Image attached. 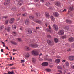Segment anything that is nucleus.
Instances as JSON below:
<instances>
[{"mask_svg": "<svg viewBox=\"0 0 74 74\" xmlns=\"http://www.w3.org/2000/svg\"><path fill=\"white\" fill-rule=\"evenodd\" d=\"M30 19L33 20V21H34L35 22H36V23H39L40 24H41L42 22L41 21L38 20H36L34 19V17L32 16H29Z\"/></svg>", "mask_w": 74, "mask_h": 74, "instance_id": "1", "label": "nucleus"}, {"mask_svg": "<svg viewBox=\"0 0 74 74\" xmlns=\"http://www.w3.org/2000/svg\"><path fill=\"white\" fill-rule=\"evenodd\" d=\"M16 1H17V3H18V4H17V6L22 5L23 2V1L21 0H16Z\"/></svg>", "mask_w": 74, "mask_h": 74, "instance_id": "2", "label": "nucleus"}, {"mask_svg": "<svg viewBox=\"0 0 74 74\" xmlns=\"http://www.w3.org/2000/svg\"><path fill=\"white\" fill-rule=\"evenodd\" d=\"M31 52L33 55H39V52L37 50H33Z\"/></svg>", "mask_w": 74, "mask_h": 74, "instance_id": "3", "label": "nucleus"}, {"mask_svg": "<svg viewBox=\"0 0 74 74\" xmlns=\"http://www.w3.org/2000/svg\"><path fill=\"white\" fill-rule=\"evenodd\" d=\"M29 46L32 48H37L38 47V45L36 44H31L29 45Z\"/></svg>", "mask_w": 74, "mask_h": 74, "instance_id": "4", "label": "nucleus"}, {"mask_svg": "<svg viewBox=\"0 0 74 74\" xmlns=\"http://www.w3.org/2000/svg\"><path fill=\"white\" fill-rule=\"evenodd\" d=\"M48 56H47V55L45 56L44 57L45 60H48V61H49V62H52V59H50L49 60V59L48 58Z\"/></svg>", "mask_w": 74, "mask_h": 74, "instance_id": "5", "label": "nucleus"}, {"mask_svg": "<svg viewBox=\"0 0 74 74\" xmlns=\"http://www.w3.org/2000/svg\"><path fill=\"white\" fill-rule=\"evenodd\" d=\"M48 27L49 28L46 29V31L47 32H49V33H52V30H51V26L49 25Z\"/></svg>", "mask_w": 74, "mask_h": 74, "instance_id": "6", "label": "nucleus"}, {"mask_svg": "<svg viewBox=\"0 0 74 74\" xmlns=\"http://www.w3.org/2000/svg\"><path fill=\"white\" fill-rule=\"evenodd\" d=\"M10 3V0H5V1L4 3V4L5 5H6L9 4Z\"/></svg>", "mask_w": 74, "mask_h": 74, "instance_id": "7", "label": "nucleus"}, {"mask_svg": "<svg viewBox=\"0 0 74 74\" xmlns=\"http://www.w3.org/2000/svg\"><path fill=\"white\" fill-rule=\"evenodd\" d=\"M64 31L63 30H60L59 31L58 33V34L59 35H62V34H64Z\"/></svg>", "mask_w": 74, "mask_h": 74, "instance_id": "8", "label": "nucleus"}, {"mask_svg": "<svg viewBox=\"0 0 74 74\" xmlns=\"http://www.w3.org/2000/svg\"><path fill=\"white\" fill-rule=\"evenodd\" d=\"M47 42L48 43V44L50 45H53V42L51 40H47Z\"/></svg>", "mask_w": 74, "mask_h": 74, "instance_id": "9", "label": "nucleus"}, {"mask_svg": "<svg viewBox=\"0 0 74 74\" xmlns=\"http://www.w3.org/2000/svg\"><path fill=\"white\" fill-rule=\"evenodd\" d=\"M15 21V19L14 18H11L9 20V22L10 24H12L14 23V21Z\"/></svg>", "mask_w": 74, "mask_h": 74, "instance_id": "10", "label": "nucleus"}, {"mask_svg": "<svg viewBox=\"0 0 74 74\" xmlns=\"http://www.w3.org/2000/svg\"><path fill=\"white\" fill-rule=\"evenodd\" d=\"M53 27L56 30H58V27L56 24L53 25Z\"/></svg>", "mask_w": 74, "mask_h": 74, "instance_id": "11", "label": "nucleus"}, {"mask_svg": "<svg viewBox=\"0 0 74 74\" xmlns=\"http://www.w3.org/2000/svg\"><path fill=\"white\" fill-rule=\"evenodd\" d=\"M42 65L43 66H47L48 65V63L47 62H44L42 63Z\"/></svg>", "mask_w": 74, "mask_h": 74, "instance_id": "12", "label": "nucleus"}, {"mask_svg": "<svg viewBox=\"0 0 74 74\" xmlns=\"http://www.w3.org/2000/svg\"><path fill=\"white\" fill-rule=\"evenodd\" d=\"M69 59L71 61L74 60V56H71L69 57Z\"/></svg>", "mask_w": 74, "mask_h": 74, "instance_id": "13", "label": "nucleus"}, {"mask_svg": "<svg viewBox=\"0 0 74 74\" xmlns=\"http://www.w3.org/2000/svg\"><path fill=\"white\" fill-rule=\"evenodd\" d=\"M53 14L54 16H55L56 17H58L59 16V13L57 12H55L53 13Z\"/></svg>", "mask_w": 74, "mask_h": 74, "instance_id": "14", "label": "nucleus"}, {"mask_svg": "<svg viewBox=\"0 0 74 74\" xmlns=\"http://www.w3.org/2000/svg\"><path fill=\"white\" fill-rule=\"evenodd\" d=\"M25 50L27 51H29L30 50V48H29V47L27 46H26L25 47Z\"/></svg>", "mask_w": 74, "mask_h": 74, "instance_id": "15", "label": "nucleus"}, {"mask_svg": "<svg viewBox=\"0 0 74 74\" xmlns=\"http://www.w3.org/2000/svg\"><path fill=\"white\" fill-rule=\"evenodd\" d=\"M68 40H69V41H71V42H73V41H74V38H69Z\"/></svg>", "mask_w": 74, "mask_h": 74, "instance_id": "16", "label": "nucleus"}, {"mask_svg": "<svg viewBox=\"0 0 74 74\" xmlns=\"http://www.w3.org/2000/svg\"><path fill=\"white\" fill-rule=\"evenodd\" d=\"M60 61V59H57L55 60V62L56 63H59Z\"/></svg>", "mask_w": 74, "mask_h": 74, "instance_id": "17", "label": "nucleus"}, {"mask_svg": "<svg viewBox=\"0 0 74 74\" xmlns=\"http://www.w3.org/2000/svg\"><path fill=\"white\" fill-rule=\"evenodd\" d=\"M32 63H36V59L34 58H32Z\"/></svg>", "mask_w": 74, "mask_h": 74, "instance_id": "18", "label": "nucleus"}, {"mask_svg": "<svg viewBox=\"0 0 74 74\" xmlns=\"http://www.w3.org/2000/svg\"><path fill=\"white\" fill-rule=\"evenodd\" d=\"M25 23L26 25H28L29 23V21L28 20H26L25 21Z\"/></svg>", "mask_w": 74, "mask_h": 74, "instance_id": "19", "label": "nucleus"}, {"mask_svg": "<svg viewBox=\"0 0 74 74\" xmlns=\"http://www.w3.org/2000/svg\"><path fill=\"white\" fill-rule=\"evenodd\" d=\"M25 56L26 58H29L30 56V54L28 53H26Z\"/></svg>", "mask_w": 74, "mask_h": 74, "instance_id": "20", "label": "nucleus"}, {"mask_svg": "<svg viewBox=\"0 0 74 74\" xmlns=\"http://www.w3.org/2000/svg\"><path fill=\"white\" fill-rule=\"evenodd\" d=\"M45 15L46 17H49V14L48 13L45 12Z\"/></svg>", "mask_w": 74, "mask_h": 74, "instance_id": "21", "label": "nucleus"}, {"mask_svg": "<svg viewBox=\"0 0 74 74\" xmlns=\"http://www.w3.org/2000/svg\"><path fill=\"white\" fill-rule=\"evenodd\" d=\"M16 25H13L12 27V29H16Z\"/></svg>", "mask_w": 74, "mask_h": 74, "instance_id": "22", "label": "nucleus"}, {"mask_svg": "<svg viewBox=\"0 0 74 74\" xmlns=\"http://www.w3.org/2000/svg\"><path fill=\"white\" fill-rule=\"evenodd\" d=\"M50 4H51L49 2H46L45 3V5H46V6H47V7H48L49 5H50Z\"/></svg>", "mask_w": 74, "mask_h": 74, "instance_id": "23", "label": "nucleus"}, {"mask_svg": "<svg viewBox=\"0 0 74 74\" xmlns=\"http://www.w3.org/2000/svg\"><path fill=\"white\" fill-rule=\"evenodd\" d=\"M8 74H15V73L14 72V71H12L11 72L9 71L8 72Z\"/></svg>", "mask_w": 74, "mask_h": 74, "instance_id": "24", "label": "nucleus"}, {"mask_svg": "<svg viewBox=\"0 0 74 74\" xmlns=\"http://www.w3.org/2000/svg\"><path fill=\"white\" fill-rule=\"evenodd\" d=\"M66 22L67 23H71V21L69 20H67Z\"/></svg>", "mask_w": 74, "mask_h": 74, "instance_id": "25", "label": "nucleus"}, {"mask_svg": "<svg viewBox=\"0 0 74 74\" xmlns=\"http://www.w3.org/2000/svg\"><path fill=\"white\" fill-rule=\"evenodd\" d=\"M10 42L12 43V44H14V45H16L17 43L16 42L14 41H10Z\"/></svg>", "mask_w": 74, "mask_h": 74, "instance_id": "26", "label": "nucleus"}, {"mask_svg": "<svg viewBox=\"0 0 74 74\" xmlns=\"http://www.w3.org/2000/svg\"><path fill=\"white\" fill-rule=\"evenodd\" d=\"M50 18L51 21H53L55 20V18L53 17V16H51Z\"/></svg>", "mask_w": 74, "mask_h": 74, "instance_id": "27", "label": "nucleus"}, {"mask_svg": "<svg viewBox=\"0 0 74 74\" xmlns=\"http://www.w3.org/2000/svg\"><path fill=\"white\" fill-rule=\"evenodd\" d=\"M65 65L66 66V67H68L69 66V64L68 63V62H66L65 63Z\"/></svg>", "mask_w": 74, "mask_h": 74, "instance_id": "28", "label": "nucleus"}, {"mask_svg": "<svg viewBox=\"0 0 74 74\" xmlns=\"http://www.w3.org/2000/svg\"><path fill=\"white\" fill-rule=\"evenodd\" d=\"M60 2H57L56 3V5L57 6H59V5H60Z\"/></svg>", "mask_w": 74, "mask_h": 74, "instance_id": "29", "label": "nucleus"}, {"mask_svg": "<svg viewBox=\"0 0 74 74\" xmlns=\"http://www.w3.org/2000/svg\"><path fill=\"white\" fill-rule=\"evenodd\" d=\"M4 29V25L0 26V30L1 31Z\"/></svg>", "mask_w": 74, "mask_h": 74, "instance_id": "30", "label": "nucleus"}, {"mask_svg": "<svg viewBox=\"0 0 74 74\" xmlns=\"http://www.w3.org/2000/svg\"><path fill=\"white\" fill-rule=\"evenodd\" d=\"M54 42L56 43H57L58 42V39L57 38H55L54 39Z\"/></svg>", "mask_w": 74, "mask_h": 74, "instance_id": "31", "label": "nucleus"}, {"mask_svg": "<svg viewBox=\"0 0 74 74\" xmlns=\"http://www.w3.org/2000/svg\"><path fill=\"white\" fill-rule=\"evenodd\" d=\"M36 16H37L38 17V16H40V13H36Z\"/></svg>", "mask_w": 74, "mask_h": 74, "instance_id": "32", "label": "nucleus"}, {"mask_svg": "<svg viewBox=\"0 0 74 74\" xmlns=\"http://www.w3.org/2000/svg\"><path fill=\"white\" fill-rule=\"evenodd\" d=\"M27 33H28V34H31V33H32V30H29L27 31Z\"/></svg>", "mask_w": 74, "mask_h": 74, "instance_id": "33", "label": "nucleus"}, {"mask_svg": "<svg viewBox=\"0 0 74 74\" xmlns=\"http://www.w3.org/2000/svg\"><path fill=\"white\" fill-rule=\"evenodd\" d=\"M5 30H6L8 31V32H9L10 29V27H8L7 28H5Z\"/></svg>", "mask_w": 74, "mask_h": 74, "instance_id": "34", "label": "nucleus"}, {"mask_svg": "<svg viewBox=\"0 0 74 74\" xmlns=\"http://www.w3.org/2000/svg\"><path fill=\"white\" fill-rule=\"evenodd\" d=\"M16 40L17 41H22V40H21V39L20 38H18Z\"/></svg>", "mask_w": 74, "mask_h": 74, "instance_id": "35", "label": "nucleus"}, {"mask_svg": "<svg viewBox=\"0 0 74 74\" xmlns=\"http://www.w3.org/2000/svg\"><path fill=\"white\" fill-rule=\"evenodd\" d=\"M27 15V13H25L22 14V16H26Z\"/></svg>", "mask_w": 74, "mask_h": 74, "instance_id": "36", "label": "nucleus"}, {"mask_svg": "<svg viewBox=\"0 0 74 74\" xmlns=\"http://www.w3.org/2000/svg\"><path fill=\"white\" fill-rule=\"evenodd\" d=\"M57 68L58 69H63L62 67L59 66H57Z\"/></svg>", "mask_w": 74, "mask_h": 74, "instance_id": "37", "label": "nucleus"}, {"mask_svg": "<svg viewBox=\"0 0 74 74\" xmlns=\"http://www.w3.org/2000/svg\"><path fill=\"white\" fill-rule=\"evenodd\" d=\"M64 29H65V30H68V29H69V27L67 26H65L64 27Z\"/></svg>", "mask_w": 74, "mask_h": 74, "instance_id": "38", "label": "nucleus"}, {"mask_svg": "<svg viewBox=\"0 0 74 74\" xmlns=\"http://www.w3.org/2000/svg\"><path fill=\"white\" fill-rule=\"evenodd\" d=\"M66 10H60V12H66Z\"/></svg>", "mask_w": 74, "mask_h": 74, "instance_id": "39", "label": "nucleus"}, {"mask_svg": "<svg viewBox=\"0 0 74 74\" xmlns=\"http://www.w3.org/2000/svg\"><path fill=\"white\" fill-rule=\"evenodd\" d=\"M54 8V7H52L51 6H50L49 7V9H51V10H53Z\"/></svg>", "mask_w": 74, "mask_h": 74, "instance_id": "40", "label": "nucleus"}, {"mask_svg": "<svg viewBox=\"0 0 74 74\" xmlns=\"http://www.w3.org/2000/svg\"><path fill=\"white\" fill-rule=\"evenodd\" d=\"M62 38L64 39V38H66V36L64 35L63 36H62L61 37Z\"/></svg>", "mask_w": 74, "mask_h": 74, "instance_id": "41", "label": "nucleus"}, {"mask_svg": "<svg viewBox=\"0 0 74 74\" xmlns=\"http://www.w3.org/2000/svg\"><path fill=\"white\" fill-rule=\"evenodd\" d=\"M16 9H17V8H16V7L14 6L12 8V10H15Z\"/></svg>", "mask_w": 74, "mask_h": 74, "instance_id": "42", "label": "nucleus"}, {"mask_svg": "<svg viewBox=\"0 0 74 74\" xmlns=\"http://www.w3.org/2000/svg\"><path fill=\"white\" fill-rule=\"evenodd\" d=\"M46 71H47L49 72L51 71V70L49 69H46Z\"/></svg>", "mask_w": 74, "mask_h": 74, "instance_id": "43", "label": "nucleus"}, {"mask_svg": "<svg viewBox=\"0 0 74 74\" xmlns=\"http://www.w3.org/2000/svg\"><path fill=\"white\" fill-rule=\"evenodd\" d=\"M58 71L59 72V73H61V74H63V72H62V71L60 70H59Z\"/></svg>", "mask_w": 74, "mask_h": 74, "instance_id": "44", "label": "nucleus"}, {"mask_svg": "<svg viewBox=\"0 0 74 74\" xmlns=\"http://www.w3.org/2000/svg\"><path fill=\"white\" fill-rule=\"evenodd\" d=\"M25 62V60H21V63H24Z\"/></svg>", "mask_w": 74, "mask_h": 74, "instance_id": "45", "label": "nucleus"}, {"mask_svg": "<svg viewBox=\"0 0 74 74\" xmlns=\"http://www.w3.org/2000/svg\"><path fill=\"white\" fill-rule=\"evenodd\" d=\"M69 8L70 10H73V7L72 6L70 7Z\"/></svg>", "mask_w": 74, "mask_h": 74, "instance_id": "46", "label": "nucleus"}, {"mask_svg": "<svg viewBox=\"0 0 74 74\" xmlns=\"http://www.w3.org/2000/svg\"><path fill=\"white\" fill-rule=\"evenodd\" d=\"M39 1V0H35L34 1V2L36 3V2H38Z\"/></svg>", "mask_w": 74, "mask_h": 74, "instance_id": "47", "label": "nucleus"}, {"mask_svg": "<svg viewBox=\"0 0 74 74\" xmlns=\"http://www.w3.org/2000/svg\"><path fill=\"white\" fill-rule=\"evenodd\" d=\"M21 10H25V8L24 7H22L21 8Z\"/></svg>", "mask_w": 74, "mask_h": 74, "instance_id": "48", "label": "nucleus"}, {"mask_svg": "<svg viewBox=\"0 0 74 74\" xmlns=\"http://www.w3.org/2000/svg\"><path fill=\"white\" fill-rule=\"evenodd\" d=\"M40 2H42V3H44V0H40Z\"/></svg>", "mask_w": 74, "mask_h": 74, "instance_id": "49", "label": "nucleus"}, {"mask_svg": "<svg viewBox=\"0 0 74 74\" xmlns=\"http://www.w3.org/2000/svg\"><path fill=\"white\" fill-rule=\"evenodd\" d=\"M7 16H5V17H3V19H7Z\"/></svg>", "mask_w": 74, "mask_h": 74, "instance_id": "50", "label": "nucleus"}, {"mask_svg": "<svg viewBox=\"0 0 74 74\" xmlns=\"http://www.w3.org/2000/svg\"><path fill=\"white\" fill-rule=\"evenodd\" d=\"M45 25L46 26H47V25H49V24L47 23H45Z\"/></svg>", "mask_w": 74, "mask_h": 74, "instance_id": "51", "label": "nucleus"}, {"mask_svg": "<svg viewBox=\"0 0 74 74\" xmlns=\"http://www.w3.org/2000/svg\"><path fill=\"white\" fill-rule=\"evenodd\" d=\"M47 37H48V38H51V36L50 35H48L47 36Z\"/></svg>", "mask_w": 74, "mask_h": 74, "instance_id": "52", "label": "nucleus"}, {"mask_svg": "<svg viewBox=\"0 0 74 74\" xmlns=\"http://www.w3.org/2000/svg\"><path fill=\"white\" fill-rule=\"evenodd\" d=\"M31 42H35V40H32Z\"/></svg>", "mask_w": 74, "mask_h": 74, "instance_id": "53", "label": "nucleus"}, {"mask_svg": "<svg viewBox=\"0 0 74 74\" xmlns=\"http://www.w3.org/2000/svg\"><path fill=\"white\" fill-rule=\"evenodd\" d=\"M49 66L50 67H51V68H52V67H53V66L52 65H50Z\"/></svg>", "mask_w": 74, "mask_h": 74, "instance_id": "54", "label": "nucleus"}, {"mask_svg": "<svg viewBox=\"0 0 74 74\" xmlns=\"http://www.w3.org/2000/svg\"><path fill=\"white\" fill-rule=\"evenodd\" d=\"M8 20H6V21H5V23L6 24L8 23Z\"/></svg>", "mask_w": 74, "mask_h": 74, "instance_id": "55", "label": "nucleus"}, {"mask_svg": "<svg viewBox=\"0 0 74 74\" xmlns=\"http://www.w3.org/2000/svg\"><path fill=\"white\" fill-rule=\"evenodd\" d=\"M13 33L14 35V36L16 35V32H13Z\"/></svg>", "mask_w": 74, "mask_h": 74, "instance_id": "56", "label": "nucleus"}, {"mask_svg": "<svg viewBox=\"0 0 74 74\" xmlns=\"http://www.w3.org/2000/svg\"><path fill=\"white\" fill-rule=\"evenodd\" d=\"M8 66H12V65H13V64H8Z\"/></svg>", "mask_w": 74, "mask_h": 74, "instance_id": "57", "label": "nucleus"}, {"mask_svg": "<svg viewBox=\"0 0 74 74\" xmlns=\"http://www.w3.org/2000/svg\"><path fill=\"white\" fill-rule=\"evenodd\" d=\"M66 62V60H64L62 61V62H63V63H64V62Z\"/></svg>", "mask_w": 74, "mask_h": 74, "instance_id": "58", "label": "nucleus"}, {"mask_svg": "<svg viewBox=\"0 0 74 74\" xmlns=\"http://www.w3.org/2000/svg\"><path fill=\"white\" fill-rule=\"evenodd\" d=\"M72 69H74V65L71 66Z\"/></svg>", "mask_w": 74, "mask_h": 74, "instance_id": "59", "label": "nucleus"}, {"mask_svg": "<svg viewBox=\"0 0 74 74\" xmlns=\"http://www.w3.org/2000/svg\"><path fill=\"white\" fill-rule=\"evenodd\" d=\"M11 69H15V68L14 67H12Z\"/></svg>", "mask_w": 74, "mask_h": 74, "instance_id": "60", "label": "nucleus"}, {"mask_svg": "<svg viewBox=\"0 0 74 74\" xmlns=\"http://www.w3.org/2000/svg\"><path fill=\"white\" fill-rule=\"evenodd\" d=\"M3 49H2L1 50V52H3Z\"/></svg>", "mask_w": 74, "mask_h": 74, "instance_id": "61", "label": "nucleus"}, {"mask_svg": "<svg viewBox=\"0 0 74 74\" xmlns=\"http://www.w3.org/2000/svg\"><path fill=\"white\" fill-rule=\"evenodd\" d=\"M71 50V49H69L67 50V51H68V52H69V51H70Z\"/></svg>", "mask_w": 74, "mask_h": 74, "instance_id": "62", "label": "nucleus"}, {"mask_svg": "<svg viewBox=\"0 0 74 74\" xmlns=\"http://www.w3.org/2000/svg\"><path fill=\"white\" fill-rule=\"evenodd\" d=\"M16 50L15 49H13V52H15V51H16Z\"/></svg>", "mask_w": 74, "mask_h": 74, "instance_id": "63", "label": "nucleus"}, {"mask_svg": "<svg viewBox=\"0 0 74 74\" xmlns=\"http://www.w3.org/2000/svg\"><path fill=\"white\" fill-rule=\"evenodd\" d=\"M10 60H12V56H11L10 57Z\"/></svg>", "mask_w": 74, "mask_h": 74, "instance_id": "64", "label": "nucleus"}]
</instances>
